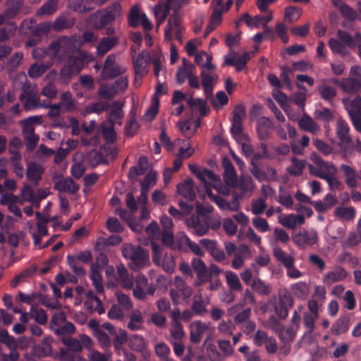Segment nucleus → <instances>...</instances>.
<instances>
[{
  "mask_svg": "<svg viewBox=\"0 0 361 361\" xmlns=\"http://www.w3.org/2000/svg\"><path fill=\"white\" fill-rule=\"evenodd\" d=\"M190 171L200 178L204 183L205 189L212 187L223 195H228L229 190L222 185L221 178L208 169L197 167L195 165H189Z\"/></svg>",
  "mask_w": 361,
  "mask_h": 361,
  "instance_id": "f257e3e1",
  "label": "nucleus"
},
{
  "mask_svg": "<svg viewBox=\"0 0 361 361\" xmlns=\"http://www.w3.org/2000/svg\"><path fill=\"white\" fill-rule=\"evenodd\" d=\"M310 159L312 164L308 165V169L311 175L325 179L330 175L337 174V168L331 162L324 161L315 154L310 156Z\"/></svg>",
  "mask_w": 361,
  "mask_h": 361,
  "instance_id": "f03ea898",
  "label": "nucleus"
},
{
  "mask_svg": "<svg viewBox=\"0 0 361 361\" xmlns=\"http://www.w3.org/2000/svg\"><path fill=\"white\" fill-rule=\"evenodd\" d=\"M122 252L126 258L131 260L129 266L135 271L140 269L148 261V255L139 246L125 244L123 245Z\"/></svg>",
  "mask_w": 361,
  "mask_h": 361,
  "instance_id": "7ed1b4c3",
  "label": "nucleus"
},
{
  "mask_svg": "<svg viewBox=\"0 0 361 361\" xmlns=\"http://www.w3.org/2000/svg\"><path fill=\"white\" fill-rule=\"evenodd\" d=\"M174 288L170 290L171 298L175 305L183 302H188L189 299L193 294L192 288L188 286L184 280L179 276L174 279Z\"/></svg>",
  "mask_w": 361,
  "mask_h": 361,
  "instance_id": "20e7f679",
  "label": "nucleus"
},
{
  "mask_svg": "<svg viewBox=\"0 0 361 361\" xmlns=\"http://www.w3.org/2000/svg\"><path fill=\"white\" fill-rule=\"evenodd\" d=\"M93 59L92 56L86 53H80L78 57L71 58L68 65L66 66L61 71V76L65 82H68L70 78L78 74L82 68L85 63Z\"/></svg>",
  "mask_w": 361,
  "mask_h": 361,
  "instance_id": "39448f33",
  "label": "nucleus"
},
{
  "mask_svg": "<svg viewBox=\"0 0 361 361\" xmlns=\"http://www.w3.org/2000/svg\"><path fill=\"white\" fill-rule=\"evenodd\" d=\"M189 328L190 338L194 343H200L204 334L212 338L215 332V327L210 322H202L200 320L192 322Z\"/></svg>",
  "mask_w": 361,
  "mask_h": 361,
  "instance_id": "423d86ee",
  "label": "nucleus"
},
{
  "mask_svg": "<svg viewBox=\"0 0 361 361\" xmlns=\"http://www.w3.org/2000/svg\"><path fill=\"white\" fill-rule=\"evenodd\" d=\"M122 12L123 10L120 3L116 2L109 6L105 12L96 14L95 18L98 19L99 23H95L94 25L97 28H102L121 16Z\"/></svg>",
  "mask_w": 361,
  "mask_h": 361,
  "instance_id": "0eeeda50",
  "label": "nucleus"
},
{
  "mask_svg": "<svg viewBox=\"0 0 361 361\" xmlns=\"http://www.w3.org/2000/svg\"><path fill=\"white\" fill-rule=\"evenodd\" d=\"M63 343L67 349H61L59 358L63 361H82L79 356H73L70 352L78 353L82 350L80 342L73 338H66L63 339Z\"/></svg>",
  "mask_w": 361,
  "mask_h": 361,
  "instance_id": "6e6552de",
  "label": "nucleus"
},
{
  "mask_svg": "<svg viewBox=\"0 0 361 361\" xmlns=\"http://www.w3.org/2000/svg\"><path fill=\"white\" fill-rule=\"evenodd\" d=\"M338 39H331L329 47L334 53L345 55L348 52V48L353 45L351 37L345 32L339 30L338 32Z\"/></svg>",
  "mask_w": 361,
  "mask_h": 361,
  "instance_id": "1a4fd4ad",
  "label": "nucleus"
},
{
  "mask_svg": "<svg viewBox=\"0 0 361 361\" xmlns=\"http://www.w3.org/2000/svg\"><path fill=\"white\" fill-rule=\"evenodd\" d=\"M153 250V261L156 264H161L162 268L167 272H172L175 268V262L171 255L165 254L162 257L161 247L154 243H152Z\"/></svg>",
  "mask_w": 361,
  "mask_h": 361,
  "instance_id": "9d476101",
  "label": "nucleus"
},
{
  "mask_svg": "<svg viewBox=\"0 0 361 361\" xmlns=\"http://www.w3.org/2000/svg\"><path fill=\"white\" fill-rule=\"evenodd\" d=\"M126 71V67L116 63L114 55H109L105 60L102 74L104 78H112L124 73Z\"/></svg>",
  "mask_w": 361,
  "mask_h": 361,
  "instance_id": "9b49d317",
  "label": "nucleus"
},
{
  "mask_svg": "<svg viewBox=\"0 0 361 361\" xmlns=\"http://www.w3.org/2000/svg\"><path fill=\"white\" fill-rule=\"evenodd\" d=\"M135 288L133 290V295L138 300H144L148 295H153L155 288L148 284L147 279L142 275H139L135 279Z\"/></svg>",
  "mask_w": 361,
  "mask_h": 361,
  "instance_id": "f8f14e48",
  "label": "nucleus"
},
{
  "mask_svg": "<svg viewBox=\"0 0 361 361\" xmlns=\"http://www.w3.org/2000/svg\"><path fill=\"white\" fill-rule=\"evenodd\" d=\"M182 6L178 0H166L164 5L158 4L154 8L155 18L157 20V26H159L166 18L170 9L177 11Z\"/></svg>",
  "mask_w": 361,
  "mask_h": 361,
  "instance_id": "ddd939ff",
  "label": "nucleus"
},
{
  "mask_svg": "<svg viewBox=\"0 0 361 361\" xmlns=\"http://www.w3.org/2000/svg\"><path fill=\"white\" fill-rule=\"evenodd\" d=\"M318 240L317 233L314 230H304L293 236V242L300 247L312 246Z\"/></svg>",
  "mask_w": 361,
  "mask_h": 361,
  "instance_id": "4468645a",
  "label": "nucleus"
},
{
  "mask_svg": "<svg viewBox=\"0 0 361 361\" xmlns=\"http://www.w3.org/2000/svg\"><path fill=\"white\" fill-rule=\"evenodd\" d=\"M212 187H207L206 188V195L208 196V197L213 202H214L218 207L223 211L224 210H230L232 212H235L238 210L240 207V204L238 201L237 197L235 196L234 201L230 204L228 202H226L225 200L222 199L221 197L214 195L212 194V192L210 190V188Z\"/></svg>",
  "mask_w": 361,
  "mask_h": 361,
  "instance_id": "2eb2a0df",
  "label": "nucleus"
},
{
  "mask_svg": "<svg viewBox=\"0 0 361 361\" xmlns=\"http://www.w3.org/2000/svg\"><path fill=\"white\" fill-rule=\"evenodd\" d=\"M293 299L287 294H281L275 305L276 314L281 319H285L288 314V310L293 306Z\"/></svg>",
  "mask_w": 361,
  "mask_h": 361,
  "instance_id": "dca6fc26",
  "label": "nucleus"
},
{
  "mask_svg": "<svg viewBox=\"0 0 361 361\" xmlns=\"http://www.w3.org/2000/svg\"><path fill=\"white\" fill-rule=\"evenodd\" d=\"M278 221L283 226L290 229H295L298 225H303L305 224L304 215L293 214H281L278 216Z\"/></svg>",
  "mask_w": 361,
  "mask_h": 361,
  "instance_id": "f3484780",
  "label": "nucleus"
},
{
  "mask_svg": "<svg viewBox=\"0 0 361 361\" xmlns=\"http://www.w3.org/2000/svg\"><path fill=\"white\" fill-rule=\"evenodd\" d=\"M0 204L8 205V210L16 216L20 217L22 216V212L18 207L19 197L12 193L3 194L0 197Z\"/></svg>",
  "mask_w": 361,
  "mask_h": 361,
  "instance_id": "a211bd4d",
  "label": "nucleus"
},
{
  "mask_svg": "<svg viewBox=\"0 0 361 361\" xmlns=\"http://www.w3.org/2000/svg\"><path fill=\"white\" fill-rule=\"evenodd\" d=\"M129 348L135 352L142 353L144 356H149V352L147 350V345L142 336L133 335L128 339Z\"/></svg>",
  "mask_w": 361,
  "mask_h": 361,
  "instance_id": "6ab92c4d",
  "label": "nucleus"
},
{
  "mask_svg": "<svg viewBox=\"0 0 361 361\" xmlns=\"http://www.w3.org/2000/svg\"><path fill=\"white\" fill-rule=\"evenodd\" d=\"M172 145L173 152L176 150V154L180 158H188L194 153V149L191 147L188 140L177 139L172 142Z\"/></svg>",
  "mask_w": 361,
  "mask_h": 361,
  "instance_id": "aec40b11",
  "label": "nucleus"
},
{
  "mask_svg": "<svg viewBox=\"0 0 361 361\" xmlns=\"http://www.w3.org/2000/svg\"><path fill=\"white\" fill-rule=\"evenodd\" d=\"M200 125V121L199 119L185 120L179 121L178 123V128L183 135L187 137H190L195 133Z\"/></svg>",
  "mask_w": 361,
  "mask_h": 361,
  "instance_id": "412c9836",
  "label": "nucleus"
},
{
  "mask_svg": "<svg viewBox=\"0 0 361 361\" xmlns=\"http://www.w3.org/2000/svg\"><path fill=\"white\" fill-rule=\"evenodd\" d=\"M178 193L189 200H194L196 195L193 181L187 179L177 185Z\"/></svg>",
  "mask_w": 361,
  "mask_h": 361,
  "instance_id": "4be33fe9",
  "label": "nucleus"
},
{
  "mask_svg": "<svg viewBox=\"0 0 361 361\" xmlns=\"http://www.w3.org/2000/svg\"><path fill=\"white\" fill-rule=\"evenodd\" d=\"M222 164L224 169V179L228 186L235 187L236 183V174L233 166L231 163L230 160L227 158H224L222 161ZM229 190L230 189L228 188Z\"/></svg>",
  "mask_w": 361,
  "mask_h": 361,
  "instance_id": "5701e85b",
  "label": "nucleus"
},
{
  "mask_svg": "<svg viewBox=\"0 0 361 361\" xmlns=\"http://www.w3.org/2000/svg\"><path fill=\"white\" fill-rule=\"evenodd\" d=\"M333 82L340 86L343 90L348 93H354L359 91L361 88V80L355 78H349L338 82L335 79L332 80Z\"/></svg>",
  "mask_w": 361,
  "mask_h": 361,
  "instance_id": "b1692460",
  "label": "nucleus"
},
{
  "mask_svg": "<svg viewBox=\"0 0 361 361\" xmlns=\"http://www.w3.org/2000/svg\"><path fill=\"white\" fill-rule=\"evenodd\" d=\"M208 70L203 69L201 73V76L202 78V85L204 89L205 95L207 97H210L212 94V88L214 85L215 82L217 81L218 75L214 73H207Z\"/></svg>",
  "mask_w": 361,
  "mask_h": 361,
  "instance_id": "393cba45",
  "label": "nucleus"
},
{
  "mask_svg": "<svg viewBox=\"0 0 361 361\" xmlns=\"http://www.w3.org/2000/svg\"><path fill=\"white\" fill-rule=\"evenodd\" d=\"M183 65L180 67L176 73L177 82L180 84L183 83L186 79H188L194 73L195 67L186 59L182 60Z\"/></svg>",
  "mask_w": 361,
  "mask_h": 361,
  "instance_id": "a878e982",
  "label": "nucleus"
},
{
  "mask_svg": "<svg viewBox=\"0 0 361 361\" xmlns=\"http://www.w3.org/2000/svg\"><path fill=\"white\" fill-rule=\"evenodd\" d=\"M85 307L91 312H97L101 314L104 313L105 309L104 308L101 300L96 297L92 291L87 293V299L85 302Z\"/></svg>",
  "mask_w": 361,
  "mask_h": 361,
  "instance_id": "bb28decb",
  "label": "nucleus"
},
{
  "mask_svg": "<svg viewBox=\"0 0 361 361\" xmlns=\"http://www.w3.org/2000/svg\"><path fill=\"white\" fill-rule=\"evenodd\" d=\"M343 104L347 110L355 129L361 133V118L358 116V115L360 114L356 111V107L350 102V99L348 98L343 99Z\"/></svg>",
  "mask_w": 361,
  "mask_h": 361,
  "instance_id": "cd10ccee",
  "label": "nucleus"
},
{
  "mask_svg": "<svg viewBox=\"0 0 361 361\" xmlns=\"http://www.w3.org/2000/svg\"><path fill=\"white\" fill-rule=\"evenodd\" d=\"M118 280L126 289H131L134 285L133 276L128 274L126 268L123 264L117 266Z\"/></svg>",
  "mask_w": 361,
  "mask_h": 361,
  "instance_id": "c85d7f7f",
  "label": "nucleus"
},
{
  "mask_svg": "<svg viewBox=\"0 0 361 361\" xmlns=\"http://www.w3.org/2000/svg\"><path fill=\"white\" fill-rule=\"evenodd\" d=\"M213 338L214 337L210 338V336H207L203 343V348L211 361H223L224 357L218 352L213 343Z\"/></svg>",
  "mask_w": 361,
  "mask_h": 361,
  "instance_id": "c756f323",
  "label": "nucleus"
},
{
  "mask_svg": "<svg viewBox=\"0 0 361 361\" xmlns=\"http://www.w3.org/2000/svg\"><path fill=\"white\" fill-rule=\"evenodd\" d=\"M346 276L347 272L345 270L341 267H337L324 276L323 282L326 284H331L336 281H342L345 279Z\"/></svg>",
  "mask_w": 361,
  "mask_h": 361,
  "instance_id": "7c9ffc66",
  "label": "nucleus"
},
{
  "mask_svg": "<svg viewBox=\"0 0 361 361\" xmlns=\"http://www.w3.org/2000/svg\"><path fill=\"white\" fill-rule=\"evenodd\" d=\"M149 56L147 53L142 51L136 58L133 56V61L135 73L137 74H145L146 67L149 63Z\"/></svg>",
  "mask_w": 361,
  "mask_h": 361,
  "instance_id": "2f4dec72",
  "label": "nucleus"
},
{
  "mask_svg": "<svg viewBox=\"0 0 361 361\" xmlns=\"http://www.w3.org/2000/svg\"><path fill=\"white\" fill-rule=\"evenodd\" d=\"M192 265L198 278V282L196 283V285L199 286L207 281L208 280V273L204 262L200 259L195 258L192 260Z\"/></svg>",
  "mask_w": 361,
  "mask_h": 361,
  "instance_id": "473e14b6",
  "label": "nucleus"
},
{
  "mask_svg": "<svg viewBox=\"0 0 361 361\" xmlns=\"http://www.w3.org/2000/svg\"><path fill=\"white\" fill-rule=\"evenodd\" d=\"M55 188L60 192L74 193L79 189V186L71 178H65L57 180Z\"/></svg>",
  "mask_w": 361,
  "mask_h": 361,
  "instance_id": "72a5a7b5",
  "label": "nucleus"
},
{
  "mask_svg": "<svg viewBox=\"0 0 361 361\" xmlns=\"http://www.w3.org/2000/svg\"><path fill=\"white\" fill-rule=\"evenodd\" d=\"M20 99L24 102L25 108L27 110H31L41 106L39 103V95L34 91L29 93L24 91V93L20 94Z\"/></svg>",
  "mask_w": 361,
  "mask_h": 361,
  "instance_id": "f704fd0d",
  "label": "nucleus"
},
{
  "mask_svg": "<svg viewBox=\"0 0 361 361\" xmlns=\"http://www.w3.org/2000/svg\"><path fill=\"white\" fill-rule=\"evenodd\" d=\"M181 29L180 26V19L176 16L171 17L169 20L168 27L165 30V38L167 40H170L172 35L174 34L176 35L177 38L179 39V34Z\"/></svg>",
  "mask_w": 361,
  "mask_h": 361,
  "instance_id": "c9c22d12",
  "label": "nucleus"
},
{
  "mask_svg": "<svg viewBox=\"0 0 361 361\" xmlns=\"http://www.w3.org/2000/svg\"><path fill=\"white\" fill-rule=\"evenodd\" d=\"M298 126L302 130L314 135L317 134L320 130L319 126L307 115H303L302 118L298 121Z\"/></svg>",
  "mask_w": 361,
  "mask_h": 361,
  "instance_id": "e433bc0d",
  "label": "nucleus"
},
{
  "mask_svg": "<svg viewBox=\"0 0 361 361\" xmlns=\"http://www.w3.org/2000/svg\"><path fill=\"white\" fill-rule=\"evenodd\" d=\"M212 56L204 51L195 55V63L201 66L203 69L213 70L215 66L212 63Z\"/></svg>",
  "mask_w": 361,
  "mask_h": 361,
  "instance_id": "4c0bfd02",
  "label": "nucleus"
},
{
  "mask_svg": "<svg viewBox=\"0 0 361 361\" xmlns=\"http://www.w3.org/2000/svg\"><path fill=\"white\" fill-rule=\"evenodd\" d=\"M130 321L128 323V328L132 331H137L142 329L144 319L140 311L133 310L130 314Z\"/></svg>",
  "mask_w": 361,
  "mask_h": 361,
  "instance_id": "58836bf2",
  "label": "nucleus"
},
{
  "mask_svg": "<svg viewBox=\"0 0 361 361\" xmlns=\"http://www.w3.org/2000/svg\"><path fill=\"white\" fill-rule=\"evenodd\" d=\"M341 170L343 173L346 184L351 188L357 185V174L355 170L350 166L342 164Z\"/></svg>",
  "mask_w": 361,
  "mask_h": 361,
  "instance_id": "ea45409f",
  "label": "nucleus"
},
{
  "mask_svg": "<svg viewBox=\"0 0 361 361\" xmlns=\"http://www.w3.org/2000/svg\"><path fill=\"white\" fill-rule=\"evenodd\" d=\"M273 123L271 119L267 117L259 118L257 124V132L261 139H265L271 133Z\"/></svg>",
  "mask_w": 361,
  "mask_h": 361,
  "instance_id": "a19ab883",
  "label": "nucleus"
},
{
  "mask_svg": "<svg viewBox=\"0 0 361 361\" xmlns=\"http://www.w3.org/2000/svg\"><path fill=\"white\" fill-rule=\"evenodd\" d=\"M116 214L120 216L121 219L126 221L129 226L135 232H140L143 228V225L140 222H135L134 219L131 218V215L128 214L125 209L118 208L116 210Z\"/></svg>",
  "mask_w": 361,
  "mask_h": 361,
  "instance_id": "79ce46f5",
  "label": "nucleus"
},
{
  "mask_svg": "<svg viewBox=\"0 0 361 361\" xmlns=\"http://www.w3.org/2000/svg\"><path fill=\"white\" fill-rule=\"evenodd\" d=\"M41 121L40 116H30L20 122L23 128V135H31L35 133V124H39Z\"/></svg>",
  "mask_w": 361,
  "mask_h": 361,
  "instance_id": "37998d69",
  "label": "nucleus"
},
{
  "mask_svg": "<svg viewBox=\"0 0 361 361\" xmlns=\"http://www.w3.org/2000/svg\"><path fill=\"white\" fill-rule=\"evenodd\" d=\"M123 106V104L121 102H116L113 104L109 114L111 123H118L121 125V119L123 116V112L122 111Z\"/></svg>",
  "mask_w": 361,
  "mask_h": 361,
  "instance_id": "c03bdc74",
  "label": "nucleus"
},
{
  "mask_svg": "<svg viewBox=\"0 0 361 361\" xmlns=\"http://www.w3.org/2000/svg\"><path fill=\"white\" fill-rule=\"evenodd\" d=\"M223 13V10H221L217 6H215V8H214L213 13L211 16L209 23L207 27L205 36H207L209 32L213 31L219 25H220L222 20Z\"/></svg>",
  "mask_w": 361,
  "mask_h": 361,
  "instance_id": "a18cd8bd",
  "label": "nucleus"
},
{
  "mask_svg": "<svg viewBox=\"0 0 361 361\" xmlns=\"http://www.w3.org/2000/svg\"><path fill=\"white\" fill-rule=\"evenodd\" d=\"M273 97L274 99L281 104L282 108L284 109V111L286 112L288 116L290 119L295 121L298 118V116L295 114H290L288 111V109L286 106L288 98L286 94H284L283 92H281L279 90L275 89L273 90Z\"/></svg>",
  "mask_w": 361,
  "mask_h": 361,
  "instance_id": "49530a36",
  "label": "nucleus"
},
{
  "mask_svg": "<svg viewBox=\"0 0 361 361\" xmlns=\"http://www.w3.org/2000/svg\"><path fill=\"white\" fill-rule=\"evenodd\" d=\"M292 293L298 298L305 299L309 295L310 288L305 282L299 281L290 286Z\"/></svg>",
  "mask_w": 361,
  "mask_h": 361,
  "instance_id": "de8ad7c7",
  "label": "nucleus"
},
{
  "mask_svg": "<svg viewBox=\"0 0 361 361\" xmlns=\"http://www.w3.org/2000/svg\"><path fill=\"white\" fill-rule=\"evenodd\" d=\"M226 281L228 286L233 290H240L242 284L238 276L231 271H226L224 273Z\"/></svg>",
  "mask_w": 361,
  "mask_h": 361,
  "instance_id": "09e8293b",
  "label": "nucleus"
},
{
  "mask_svg": "<svg viewBox=\"0 0 361 361\" xmlns=\"http://www.w3.org/2000/svg\"><path fill=\"white\" fill-rule=\"evenodd\" d=\"M274 255L276 259L281 262L286 267L293 265L294 259L293 257L283 251L280 247L276 246L273 249Z\"/></svg>",
  "mask_w": 361,
  "mask_h": 361,
  "instance_id": "8fccbe9b",
  "label": "nucleus"
},
{
  "mask_svg": "<svg viewBox=\"0 0 361 361\" xmlns=\"http://www.w3.org/2000/svg\"><path fill=\"white\" fill-rule=\"evenodd\" d=\"M90 277L97 292L102 293L104 290L102 279L97 266L92 265Z\"/></svg>",
  "mask_w": 361,
  "mask_h": 361,
  "instance_id": "3c124183",
  "label": "nucleus"
},
{
  "mask_svg": "<svg viewBox=\"0 0 361 361\" xmlns=\"http://www.w3.org/2000/svg\"><path fill=\"white\" fill-rule=\"evenodd\" d=\"M337 135L343 142H348L350 137L348 134L349 128L347 123L343 119L340 118L337 121L336 123Z\"/></svg>",
  "mask_w": 361,
  "mask_h": 361,
  "instance_id": "603ef678",
  "label": "nucleus"
},
{
  "mask_svg": "<svg viewBox=\"0 0 361 361\" xmlns=\"http://www.w3.org/2000/svg\"><path fill=\"white\" fill-rule=\"evenodd\" d=\"M30 232L33 238L34 243L35 245H39L41 238L47 235V228L46 224L43 221H39L37 224V233L32 231V227L29 226Z\"/></svg>",
  "mask_w": 361,
  "mask_h": 361,
  "instance_id": "864d4df0",
  "label": "nucleus"
},
{
  "mask_svg": "<svg viewBox=\"0 0 361 361\" xmlns=\"http://www.w3.org/2000/svg\"><path fill=\"white\" fill-rule=\"evenodd\" d=\"M44 169L42 166L37 164H30L27 166V176L31 180H38L41 178Z\"/></svg>",
  "mask_w": 361,
  "mask_h": 361,
  "instance_id": "5fc2aeb1",
  "label": "nucleus"
},
{
  "mask_svg": "<svg viewBox=\"0 0 361 361\" xmlns=\"http://www.w3.org/2000/svg\"><path fill=\"white\" fill-rule=\"evenodd\" d=\"M19 197V205H23L25 202H34L37 198L35 197L32 188L28 185H25L20 191Z\"/></svg>",
  "mask_w": 361,
  "mask_h": 361,
  "instance_id": "6e6d98bb",
  "label": "nucleus"
},
{
  "mask_svg": "<svg viewBox=\"0 0 361 361\" xmlns=\"http://www.w3.org/2000/svg\"><path fill=\"white\" fill-rule=\"evenodd\" d=\"M116 40L114 37H106L103 39L97 46L98 54H105L116 44Z\"/></svg>",
  "mask_w": 361,
  "mask_h": 361,
  "instance_id": "4d7b16f0",
  "label": "nucleus"
},
{
  "mask_svg": "<svg viewBox=\"0 0 361 361\" xmlns=\"http://www.w3.org/2000/svg\"><path fill=\"white\" fill-rule=\"evenodd\" d=\"M235 187H239L243 192H252L255 189V185L251 178L247 176H242L239 183H236Z\"/></svg>",
  "mask_w": 361,
  "mask_h": 361,
  "instance_id": "13d9d810",
  "label": "nucleus"
},
{
  "mask_svg": "<svg viewBox=\"0 0 361 361\" xmlns=\"http://www.w3.org/2000/svg\"><path fill=\"white\" fill-rule=\"evenodd\" d=\"M145 13H141L137 6H134L131 8L128 14L129 25L132 27H137L140 25L141 16Z\"/></svg>",
  "mask_w": 361,
  "mask_h": 361,
  "instance_id": "bf43d9fd",
  "label": "nucleus"
},
{
  "mask_svg": "<svg viewBox=\"0 0 361 361\" xmlns=\"http://www.w3.org/2000/svg\"><path fill=\"white\" fill-rule=\"evenodd\" d=\"M170 333V341H180L185 337V331L180 323H171Z\"/></svg>",
  "mask_w": 361,
  "mask_h": 361,
  "instance_id": "052dcab7",
  "label": "nucleus"
},
{
  "mask_svg": "<svg viewBox=\"0 0 361 361\" xmlns=\"http://www.w3.org/2000/svg\"><path fill=\"white\" fill-rule=\"evenodd\" d=\"M335 214L344 220H351L355 217V212L353 207H341L335 210Z\"/></svg>",
  "mask_w": 361,
  "mask_h": 361,
  "instance_id": "680f3d73",
  "label": "nucleus"
},
{
  "mask_svg": "<svg viewBox=\"0 0 361 361\" xmlns=\"http://www.w3.org/2000/svg\"><path fill=\"white\" fill-rule=\"evenodd\" d=\"M180 238L182 243L187 244L195 255L197 256L203 255V251L198 244L192 242L184 233H180Z\"/></svg>",
  "mask_w": 361,
  "mask_h": 361,
  "instance_id": "e2e57ef3",
  "label": "nucleus"
},
{
  "mask_svg": "<svg viewBox=\"0 0 361 361\" xmlns=\"http://www.w3.org/2000/svg\"><path fill=\"white\" fill-rule=\"evenodd\" d=\"M302 11L297 7H288L285 11V19L290 23L297 21L301 16Z\"/></svg>",
  "mask_w": 361,
  "mask_h": 361,
  "instance_id": "0e129e2a",
  "label": "nucleus"
},
{
  "mask_svg": "<svg viewBox=\"0 0 361 361\" xmlns=\"http://www.w3.org/2000/svg\"><path fill=\"white\" fill-rule=\"evenodd\" d=\"M101 128L105 140L107 142H113L116 139V133L112 123H104Z\"/></svg>",
  "mask_w": 361,
  "mask_h": 361,
  "instance_id": "69168bd1",
  "label": "nucleus"
},
{
  "mask_svg": "<svg viewBox=\"0 0 361 361\" xmlns=\"http://www.w3.org/2000/svg\"><path fill=\"white\" fill-rule=\"evenodd\" d=\"M361 243V233L357 229L349 233L345 244L349 247H354Z\"/></svg>",
  "mask_w": 361,
  "mask_h": 361,
  "instance_id": "338daca9",
  "label": "nucleus"
},
{
  "mask_svg": "<svg viewBox=\"0 0 361 361\" xmlns=\"http://www.w3.org/2000/svg\"><path fill=\"white\" fill-rule=\"evenodd\" d=\"M90 361H111V354L110 353H101L97 350H91L88 354Z\"/></svg>",
  "mask_w": 361,
  "mask_h": 361,
  "instance_id": "774afa93",
  "label": "nucleus"
}]
</instances>
